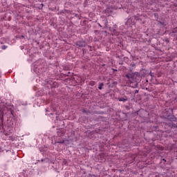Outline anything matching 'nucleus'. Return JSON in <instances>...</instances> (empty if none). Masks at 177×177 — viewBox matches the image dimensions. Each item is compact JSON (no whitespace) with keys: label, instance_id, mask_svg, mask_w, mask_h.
Instances as JSON below:
<instances>
[{"label":"nucleus","instance_id":"obj_11","mask_svg":"<svg viewBox=\"0 0 177 177\" xmlns=\"http://www.w3.org/2000/svg\"><path fill=\"white\" fill-rule=\"evenodd\" d=\"M130 66H131V67H135V66H136V64H135V63L133 62L130 64Z\"/></svg>","mask_w":177,"mask_h":177},{"label":"nucleus","instance_id":"obj_17","mask_svg":"<svg viewBox=\"0 0 177 177\" xmlns=\"http://www.w3.org/2000/svg\"><path fill=\"white\" fill-rule=\"evenodd\" d=\"M41 8H44V3H41Z\"/></svg>","mask_w":177,"mask_h":177},{"label":"nucleus","instance_id":"obj_16","mask_svg":"<svg viewBox=\"0 0 177 177\" xmlns=\"http://www.w3.org/2000/svg\"><path fill=\"white\" fill-rule=\"evenodd\" d=\"M10 111L11 114H13V110L10 109Z\"/></svg>","mask_w":177,"mask_h":177},{"label":"nucleus","instance_id":"obj_22","mask_svg":"<svg viewBox=\"0 0 177 177\" xmlns=\"http://www.w3.org/2000/svg\"><path fill=\"white\" fill-rule=\"evenodd\" d=\"M90 51L92 52V49H90Z\"/></svg>","mask_w":177,"mask_h":177},{"label":"nucleus","instance_id":"obj_6","mask_svg":"<svg viewBox=\"0 0 177 177\" xmlns=\"http://www.w3.org/2000/svg\"><path fill=\"white\" fill-rule=\"evenodd\" d=\"M38 162H49V159L48 158H46L44 159H41V160H38Z\"/></svg>","mask_w":177,"mask_h":177},{"label":"nucleus","instance_id":"obj_21","mask_svg":"<svg viewBox=\"0 0 177 177\" xmlns=\"http://www.w3.org/2000/svg\"><path fill=\"white\" fill-rule=\"evenodd\" d=\"M88 46V48H91V46Z\"/></svg>","mask_w":177,"mask_h":177},{"label":"nucleus","instance_id":"obj_1","mask_svg":"<svg viewBox=\"0 0 177 177\" xmlns=\"http://www.w3.org/2000/svg\"><path fill=\"white\" fill-rule=\"evenodd\" d=\"M126 78H127L130 84H135L136 82V77H135V73H127L125 75Z\"/></svg>","mask_w":177,"mask_h":177},{"label":"nucleus","instance_id":"obj_3","mask_svg":"<svg viewBox=\"0 0 177 177\" xmlns=\"http://www.w3.org/2000/svg\"><path fill=\"white\" fill-rule=\"evenodd\" d=\"M109 31L112 32L113 35H118V32H117V25H113V27H109Z\"/></svg>","mask_w":177,"mask_h":177},{"label":"nucleus","instance_id":"obj_7","mask_svg":"<svg viewBox=\"0 0 177 177\" xmlns=\"http://www.w3.org/2000/svg\"><path fill=\"white\" fill-rule=\"evenodd\" d=\"M82 113H84L86 115H89V114H91V111H86V109H83Z\"/></svg>","mask_w":177,"mask_h":177},{"label":"nucleus","instance_id":"obj_20","mask_svg":"<svg viewBox=\"0 0 177 177\" xmlns=\"http://www.w3.org/2000/svg\"><path fill=\"white\" fill-rule=\"evenodd\" d=\"M113 71H117V70H115V69H113Z\"/></svg>","mask_w":177,"mask_h":177},{"label":"nucleus","instance_id":"obj_5","mask_svg":"<svg viewBox=\"0 0 177 177\" xmlns=\"http://www.w3.org/2000/svg\"><path fill=\"white\" fill-rule=\"evenodd\" d=\"M103 86H104V83H99L98 89H100V91H102V89H103Z\"/></svg>","mask_w":177,"mask_h":177},{"label":"nucleus","instance_id":"obj_18","mask_svg":"<svg viewBox=\"0 0 177 177\" xmlns=\"http://www.w3.org/2000/svg\"><path fill=\"white\" fill-rule=\"evenodd\" d=\"M98 26H99L100 27H102V25H100V24H98Z\"/></svg>","mask_w":177,"mask_h":177},{"label":"nucleus","instance_id":"obj_12","mask_svg":"<svg viewBox=\"0 0 177 177\" xmlns=\"http://www.w3.org/2000/svg\"><path fill=\"white\" fill-rule=\"evenodd\" d=\"M177 118L175 116H173L172 121H176Z\"/></svg>","mask_w":177,"mask_h":177},{"label":"nucleus","instance_id":"obj_19","mask_svg":"<svg viewBox=\"0 0 177 177\" xmlns=\"http://www.w3.org/2000/svg\"><path fill=\"white\" fill-rule=\"evenodd\" d=\"M171 113H173V112H174V109H171Z\"/></svg>","mask_w":177,"mask_h":177},{"label":"nucleus","instance_id":"obj_9","mask_svg":"<svg viewBox=\"0 0 177 177\" xmlns=\"http://www.w3.org/2000/svg\"><path fill=\"white\" fill-rule=\"evenodd\" d=\"M172 33L173 34H176L177 33V28H175L174 29H173Z\"/></svg>","mask_w":177,"mask_h":177},{"label":"nucleus","instance_id":"obj_15","mask_svg":"<svg viewBox=\"0 0 177 177\" xmlns=\"http://www.w3.org/2000/svg\"><path fill=\"white\" fill-rule=\"evenodd\" d=\"M57 143L63 144V143H64V140H63V141H59V142H57Z\"/></svg>","mask_w":177,"mask_h":177},{"label":"nucleus","instance_id":"obj_4","mask_svg":"<svg viewBox=\"0 0 177 177\" xmlns=\"http://www.w3.org/2000/svg\"><path fill=\"white\" fill-rule=\"evenodd\" d=\"M118 101L119 102H123L124 103H125V102H128V97L124 96V97L118 98Z\"/></svg>","mask_w":177,"mask_h":177},{"label":"nucleus","instance_id":"obj_10","mask_svg":"<svg viewBox=\"0 0 177 177\" xmlns=\"http://www.w3.org/2000/svg\"><path fill=\"white\" fill-rule=\"evenodd\" d=\"M6 48H8V46L6 45L1 46V49H3V50H5V49H6Z\"/></svg>","mask_w":177,"mask_h":177},{"label":"nucleus","instance_id":"obj_8","mask_svg":"<svg viewBox=\"0 0 177 177\" xmlns=\"http://www.w3.org/2000/svg\"><path fill=\"white\" fill-rule=\"evenodd\" d=\"M169 127H171V128H177V125L175 123H171Z\"/></svg>","mask_w":177,"mask_h":177},{"label":"nucleus","instance_id":"obj_23","mask_svg":"<svg viewBox=\"0 0 177 177\" xmlns=\"http://www.w3.org/2000/svg\"><path fill=\"white\" fill-rule=\"evenodd\" d=\"M130 71H132V69H130Z\"/></svg>","mask_w":177,"mask_h":177},{"label":"nucleus","instance_id":"obj_14","mask_svg":"<svg viewBox=\"0 0 177 177\" xmlns=\"http://www.w3.org/2000/svg\"><path fill=\"white\" fill-rule=\"evenodd\" d=\"M134 93H135V95H136V93H139V90H135Z\"/></svg>","mask_w":177,"mask_h":177},{"label":"nucleus","instance_id":"obj_2","mask_svg":"<svg viewBox=\"0 0 177 177\" xmlns=\"http://www.w3.org/2000/svg\"><path fill=\"white\" fill-rule=\"evenodd\" d=\"M76 46H78L79 48H84L85 46H86V41H85L84 40H80V41H77L75 43Z\"/></svg>","mask_w":177,"mask_h":177},{"label":"nucleus","instance_id":"obj_13","mask_svg":"<svg viewBox=\"0 0 177 177\" xmlns=\"http://www.w3.org/2000/svg\"><path fill=\"white\" fill-rule=\"evenodd\" d=\"M149 74H150L151 77H154V73L151 72Z\"/></svg>","mask_w":177,"mask_h":177}]
</instances>
